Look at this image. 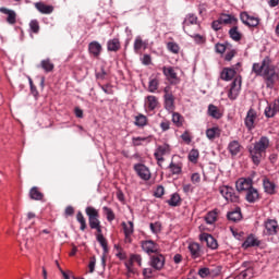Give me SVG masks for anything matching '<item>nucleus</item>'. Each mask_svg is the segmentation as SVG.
I'll list each match as a JSON object with an SVG mask.
<instances>
[{
	"label": "nucleus",
	"instance_id": "obj_1",
	"mask_svg": "<svg viewBox=\"0 0 279 279\" xmlns=\"http://www.w3.org/2000/svg\"><path fill=\"white\" fill-rule=\"evenodd\" d=\"M269 137L260 136L259 140L248 148L251 160L256 167L260 165L265 154H267V149H269Z\"/></svg>",
	"mask_w": 279,
	"mask_h": 279
},
{
	"label": "nucleus",
	"instance_id": "obj_2",
	"mask_svg": "<svg viewBox=\"0 0 279 279\" xmlns=\"http://www.w3.org/2000/svg\"><path fill=\"white\" fill-rule=\"evenodd\" d=\"M260 77H263L266 84V88H274L276 82H278L279 76L276 73V68L271 66V64H268L262 73Z\"/></svg>",
	"mask_w": 279,
	"mask_h": 279
},
{
	"label": "nucleus",
	"instance_id": "obj_3",
	"mask_svg": "<svg viewBox=\"0 0 279 279\" xmlns=\"http://www.w3.org/2000/svg\"><path fill=\"white\" fill-rule=\"evenodd\" d=\"M219 193L226 199V202H231L232 204H239V193L228 185H222L219 187Z\"/></svg>",
	"mask_w": 279,
	"mask_h": 279
},
{
	"label": "nucleus",
	"instance_id": "obj_4",
	"mask_svg": "<svg viewBox=\"0 0 279 279\" xmlns=\"http://www.w3.org/2000/svg\"><path fill=\"white\" fill-rule=\"evenodd\" d=\"M166 262L167 259L165 258V255H162L159 251L149 257L148 265L153 267L155 271H162Z\"/></svg>",
	"mask_w": 279,
	"mask_h": 279
},
{
	"label": "nucleus",
	"instance_id": "obj_5",
	"mask_svg": "<svg viewBox=\"0 0 279 279\" xmlns=\"http://www.w3.org/2000/svg\"><path fill=\"white\" fill-rule=\"evenodd\" d=\"M85 213L88 217V222L92 230L94 228H99V226H101V221H99V211L95 209V207H92V206L86 207Z\"/></svg>",
	"mask_w": 279,
	"mask_h": 279
},
{
	"label": "nucleus",
	"instance_id": "obj_6",
	"mask_svg": "<svg viewBox=\"0 0 279 279\" xmlns=\"http://www.w3.org/2000/svg\"><path fill=\"white\" fill-rule=\"evenodd\" d=\"M141 247L145 254H148V256H151V254H158V252H160V246L153 240L142 241Z\"/></svg>",
	"mask_w": 279,
	"mask_h": 279
},
{
	"label": "nucleus",
	"instance_id": "obj_7",
	"mask_svg": "<svg viewBox=\"0 0 279 279\" xmlns=\"http://www.w3.org/2000/svg\"><path fill=\"white\" fill-rule=\"evenodd\" d=\"M133 169L135 173H137L138 178H141V180H144V182H148V180H151V171H149V168L144 163H135Z\"/></svg>",
	"mask_w": 279,
	"mask_h": 279
},
{
	"label": "nucleus",
	"instance_id": "obj_8",
	"mask_svg": "<svg viewBox=\"0 0 279 279\" xmlns=\"http://www.w3.org/2000/svg\"><path fill=\"white\" fill-rule=\"evenodd\" d=\"M240 21L247 27H258V25H260V19L254 15H248L245 11L240 13Z\"/></svg>",
	"mask_w": 279,
	"mask_h": 279
},
{
	"label": "nucleus",
	"instance_id": "obj_9",
	"mask_svg": "<svg viewBox=\"0 0 279 279\" xmlns=\"http://www.w3.org/2000/svg\"><path fill=\"white\" fill-rule=\"evenodd\" d=\"M162 73L165 77L172 84L173 86L180 84V77H178V73L173 69V66H163Z\"/></svg>",
	"mask_w": 279,
	"mask_h": 279
},
{
	"label": "nucleus",
	"instance_id": "obj_10",
	"mask_svg": "<svg viewBox=\"0 0 279 279\" xmlns=\"http://www.w3.org/2000/svg\"><path fill=\"white\" fill-rule=\"evenodd\" d=\"M253 186L254 180H252V178H241L235 182V189L239 193L243 191L247 192Z\"/></svg>",
	"mask_w": 279,
	"mask_h": 279
},
{
	"label": "nucleus",
	"instance_id": "obj_11",
	"mask_svg": "<svg viewBox=\"0 0 279 279\" xmlns=\"http://www.w3.org/2000/svg\"><path fill=\"white\" fill-rule=\"evenodd\" d=\"M266 236H274L278 234V221L276 219H267L264 223Z\"/></svg>",
	"mask_w": 279,
	"mask_h": 279
},
{
	"label": "nucleus",
	"instance_id": "obj_12",
	"mask_svg": "<svg viewBox=\"0 0 279 279\" xmlns=\"http://www.w3.org/2000/svg\"><path fill=\"white\" fill-rule=\"evenodd\" d=\"M241 93V78H234L231 83V87L228 92V97L231 101H234Z\"/></svg>",
	"mask_w": 279,
	"mask_h": 279
},
{
	"label": "nucleus",
	"instance_id": "obj_13",
	"mask_svg": "<svg viewBox=\"0 0 279 279\" xmlns=\"http://www.w3.org/2000/svg\"><path fill=\"white\" fill-rule=\"evenodd\" d=\"M279 112V99H275L272 102H268L265 108L264 114L267 119H274L275 114Z\"/></svg>",
	"mask_w": 279,
	"mask_h": 279
},
{
	"label": "nucleus",
	"instance_id": "obj_14",
	"mask_svg": "<svg viewBox=\"0 0 279 279\" xmlns=\"http://www.w3.org/2000/svg\"><path fill=\"white\" fill-rule=\"evenodd\" d=\"M268 64H271V59L269 57H265L262 61V64L253 63L252 71L255 73V75L260 77Z\"/></svg>",
	"mask_w": 279,
	"mask_h": 279
},
{
	"label": "nucleus",
	"instance_id": "obj_15",
	"mask_svg": "<svg viewBox=\"0 0 279 279\" xmlns=\"http://www.w3.org/2000/svg\"><path fill=\"white\" fill-rule=\"evenodd\" d=\"M245 199L248 204H256V202L260 199V194L258 193V190L254 187V185L246 190Z\"/></svg>",
	"mask_w": 279,
	"mask_h": 279
},
{
	"label": "nucleus",
	"instance_id": "obj_16",
	"mask_svg": "<svg viewBox=\"0 0 279 279\" xmlns=\"http://www.w3.org/2000/svg\"><path fill=\"white\" fill-rule=\"evenodd\" d=\"M260 245V240L256 238L253 233L248 234L245 241L242 243L243 250H250V247H258Z\"/></svg>",
	"mask_w": 279,
	"mask_h": 279
},
{
	"label": "nucleus",
	"instance_id": "obj_17",
	"mask_svg": "<svg viewBox=\"0 0 279 279\" xmlns=\"http://www.w3.org/2000/svg\"><path fill=\"white\" fill-rule=\"evenodd\" d=\"M199 240L203 243H206L207 247H209L210 250H217V247H219V244L217 243V240L208 233L201 234Z\"/></svg>",
	"mask_w": 279,
	"mask_h": 279
},
{
	"label": "nucleus",
	"instance_id": "obj_18",
	"mask_svg": "<svg viewBox=\"0 0 279 279\" xmlns=\"http://www.w3.org/2000/svg\"><path fill=\"white\" fill-rule=\"evenodd\" d=\"M0 12H1V14L7 15V23L9 25H16V11H14L12 9H8L5 7H1Z\"/></svg>",
	"mask_w": 279,
	"mask_h": 279
},
{
	"label": "nucleus",
	"instance_id": "obj_19",
	"mask_svg": "<svg viewBox=\"0 0 279 279\" xmlns=\"http://www.w3.org/2000/svg\"><path fill=\"white\" fill-rule=\"evenodd\" d=\"M160 73H157L156 75H151L148 81V93H157L158 88L160 86Z\"/></svg>",
	"mask_w": 279,
	"mask_h": 279
},
{
	"label": "nucleus",
	"instance_id": "obj_20",
	"mask_svg": "<svg viewBox=\"0 0 279 279\" xmlns=\"http://www.w3.org/2000/svg\"><path fill=\"white\" fill-rule=\"evenodd\" d=\"M187 250L191 254V258H193L194 260L202 256V247L197 242H190Z\"/></svg>",
	"mask_w": 279,
	"mask_h": 279
},
{
	"label": "nucleus",
	"instance_id": "obj_21",
	"mask_svg": "<svg viewBox=\"0 0 279 279\" xmlns=\"http://www.w3.org/2000/svg\"><path fill=\"white\" fill-rule=\"evenodd\" d=\"M255 121H256V111L254 109H250L244 119V124L247 128V130H254Z\"/></svg>",
	"mask_w": 279,
	"mask_h": 279
},
{
	"label": "nucleus",
	"instance_id": "obj_22",
	"mask_svg": "<svg viewBox=\"0 0 279 279\" xmlns=\"http://www.w3.org/2000/svg\"><path fill=\"white\" fill-rule=\"evenodd\" d=\"M88 51L94 58H99V56H101V51H104V48L99 41H92L88 45Z\"/></svg>",
	"mask_w": 279,
	"mask_h": 279
},
{
	"label": "nucleus",
	"instance_id": "obj_23",
	"mask_svg": "<svg viewBox=\"0 0 279 279\" xmlns=\"http://www.w3.org/2000/svg\"><path fill=\"white\" fill-rule=\"evenodd\" d=\"M122 228L124 231L125 235V241L129 243H132V234H134V222L128 221V222H122Z\"/></svg>",
	"mask_w": 279,
	"mask_h": 279
},
{
	"label": "nucleus",
	"instance_id": "obj_24",
	"mask_svg": "<svg viewBox=\"0 0 279 279\" xmlns=\"http://www.w3.org/2000/svg\"><path fill=\"white\" fill-rule=\"evenodd\" d=\"M264 193L267 195H276V183L268 178L263 179Z\"/></svg>",
	"mask_w": 279,
	"mask_h": 279
},
{
	"label": "nucleus",
	"instance_id": "obj_25",
	"mask_svg": "<svg viewBox=\"0 0 279 279\" xmlns=\"http://www.w3.org/2000/svg\"><path fill=\"white\" fill-rule=\"evenodd\" d=\"M96 240L98 241L99 245L104 250V255L101 256L102 265H106V254H108V241L105 239L104 234H97Z\"/></svg>",
	"mask_w": 279,
	"mask_h": 279
},
{
	"label": "nucleus",
	"instance_id": "obj_26",
	"mask_svg": "<svg viewBox=\"0 0 279 279\" xmlns=\"http://www.w3.org/2000/svg\"><path fill=\"white\" fill-rule=\"evenodd\" d=\"M227 218L233 223H236V221H241V219H243V214H241V207H235L232 211H229L227 214Z\"/></svg>",
	"mask_w": 279,
	"mask_h": 279
},
{
	"label": "nucleus",
	"instance_id": "obj_27",
	"mask_svg": "<svg viewBox=\"0 0 279 279\" xmlns=\"http://www.w3.org/2000/svg\"><path fill=\"white\" fill-rule=\"evenodd\" d=\"M165 99V109L168 112H173L175 110V98L173 97V95H165L163 96Z\"/></svg>",
	"mask_w": 279,
	"mask_h": 279
},
{
	"label": "nucleus",
	"instance_id": "obj_28",
	"mask_svg": "<svg viewBox=\"0 0 279 279\" xmlns=\"http://www.w3.org/2000/svg\"><path fill=\"white\" fill-rule=\"evenodd\" d=\"M236 75V70L232 68H225L220 73V80H223L225 82H230L232 77Z\"/></svg>",
	"mask_w": 279,
	"mask_h": 279
},
{
	"label": "nucleus",
	"instance_id": "obj_29",
	"mask_svg": "<svg viewBox=\"0 0 279 279\" xmlns=\"http://www.w3.org/2000/svg\"><path fill=\"white\" fill-rule=\"evenodd\" d=\"M35 8L40 14H51L53 12V5H47L45 2H36Z\"/></svg>",
	"mask_w": 279,
	"mask_h": 279
},
{
	"label": "nucleus",
	"instance_id": "obj_30",
	"mask_svg": "<svg viewBox=\"0 0 279 279\" xmlns=\"http://www.w3.org/2000/svg\"><path fill=\"white\" fill-rule=\"evenodd\" d=\"M121 49V41L119 38H112L107 41V50L117 52Z\"/></svg>",
	"mask_w": 279,
	"mask_h": 279
},
{
	"label": "nucleus",
	"instance_id": "obj_31",
	"mask_svg": "<svg viewBox=\"0 0 279 279\" xmlns=\"http://www.w3.org/2000/svg\"><path fill=\"white\" fill-rule=\"evenodd\" d=\"M228 150L231 154V156H238L241 153V144L239 141L234 140L229 143Z\"/></svg>",
	"mask_w": 279,
	"mask_h": 279
},
{
	"label": "nucleus",
	"instance_id": "obj_32",
	"mask_svg": "<svg viewBox=\"0 0 279 279\" xmlns=\"http://www.w3.org/2000/svg\"><path fill=\"white\" fill-rule=\"evenodd\" d=\"M133 49L135 53H138L141 49H147V41H143V38L137 36L134 40Z\"/></svg>",
	"mask_w": 279,
	"mask_h": 279
},
{
	"label": "nucleus",
	"instance_id": "obj_33",
	"mask_svg": "<svg viewBox=\"0 0 279 279\" xmlns=\"http://www.w3.org/2000/svg\"><path fill=\"white\" fill-rule=\"evenodd\" d=\"M221 270H210V268L204 267L198 269V276L202 278H208V276H219Z\"/></svg>",
	"mask_w": 279,
	"mask_h": 279
},
{
	"label": "nucleus",
	"instance_id": "obj_34",
	"mask_svg": "<svg viewBox=\"0 0 279 279\" xmlns=\"http://www.w3.org/2000/svg\"><path fill=\"white\" fill-rule=\"evenodd\" d=\"M207 112H208V116L211 117L213 119H221V117H223L219 108H217V106L215 105H209Z\"/></svg>",
	"mask_w": 279,
	"mask_h": 279
},
{
	"label": "nucleus",
	"instance_id": "obj_35",
	"mask_svg": "<svg viewBox=\"0 0 279 279\" xmlns=\"http://www.w3.org/2000/svg\"><path fill=\"white\" fill-rule=\"evenodd\" d=\"M148 110L154 111L158 108V98L156 96H147L146 97Z\"/></svg>",
	"mask_w": 279,
	"mask_h": 279
},
{
	"label": "nucleus",
	"instance_id": "obj_36",
	"mask_svg": "<svg viewBox=\"0 0 279 279\" xmlns=\"http://www.w3.org/2000/svg\"><path fill=\"white\" fill-rule=\"evenodd\" d=\"M190 25H197V17L195 14L186 15L183 22V29H186V27H189Z\"/></svg>",
	"mask_w": 279,
	"mask_h": 279
},
{
	"label": "nucleus",
	"instance_id": "obj_37",
	"mask_svg": "<svg viewBox=\"0 0 279 279\" xmlns=\"http://www.w3.org/2000/svg\"><path fill=\"white\" fill-rule=\"evenodd\" d=\"M229 36L235 43H239V40H241V38H242L241 32H239L238 26H233L232 28L229 29Z\"/></svg>",
	"mask_w": 279,
	"mask_h": 279
},
{
	"label": "nucleus",
	"instance_id": "obj_38",
	"mask_svg": "<svg viewBox=\"0 0 279 279\" xmlns=\"http://www.w3.org/2000/svg\"><path fill=\"white\" fill-rule=\"evenodd\" d=\"M39 66L43 68V70L46 73H51V71H53V69H54L53 63L49 59L41 60Z\"/></svg>",
	"mask_w": 279,
	"mask_h": 279
},
{
	"label": "nucleus",
	"instance_id": "obj_39",
	"mask_svg": "<svg viewBox=\"0 0 279 279\" xmlns=\"http://www.w3.org/2000/svg\"><path fill=\"white\" fill-rule=\"evenodd\" d=\"M168 169H170L172 175H180V173H182V163H175L171 161L168 166Z\"/></svg>",
	"mask_w": 279,
	"mask_h": 279
},
{
	"label": "nucleus",
	"instance_id": "obj_40",
	"mask_svg": "<svg viewBox=\"0 0 279 279\" xmlns=\"http://www.w3.org/2000/svg\"><path fill=\"white\" fill-rule=\"evenodd\" d=\"M29 197H31V199H35L36 202H40V199H43L44 195L40 191H38V187L34 186L29 191Z\"/></svg>",
	"mask_w": 279,
	"mask_h": 279
},
{
	"label": "nucleus",
	"instance_id": "obj_41",
	"mask_svg": "<svg viewBox=\"0 0 279 279\" xmlns=\"http://www.w3.org/2000/svg\"><path fill=\"white\" fill-rule=\"evenodd\" d=\"M180 202H182L180 194L173 193L170 199L167 201V204H169L172 207H175V206H180Z\"/></svg>",
	"mask_w": 279,
	"mask_h": 279
},
{
	"label": "nucleus",
	"instance_id": "obj_42",
	"mask_svg": "<svg viewBox=\"0 0 279 279\" xmlns=\"http://www.w3.org/2000/svg\"><path fill=\"white\" fill-rule=\"evenodd\" d=\"M205 221H206V223H208L209 226H213V223H215V221H217V209H214V210L209 211V213L205 216Z\"/></svg>",
	"mask_w": 279,
	"mask_h": 279
},
{
	"label": "nucleus",
	"instance_id": "obj_43",
	"mask_svg": "<svg viewBox=\"0 0 279 279\" xmlns=\"http://www.w3.org/2000/svg\"><path fill=\"white\" fill-rule=\"evenodd\" d=\"M135 125L137 128H145L147 125V117H145L143 113H140L135 117Z\"/></svg>",
	"mask_w": 279,
	"mask_h": 279
},
{
	"label": "nucleus",
	"instance_id": "obj_44",
	"mask_svg": "<svg viewBox=\"0 0 279 279\" xmlns=\"http://www.w3.org/2000/svg\"><path fill=\"white\" fill-rule=\"evenodd\" d=\"M219 134V128H211L206 130V136L209 141H215Z\"/></svg>",
	"mask_w": 279,
	"mask_h": 279
},
{
	"label": "nucleus",
	"instance_id": "obj_45",
	"mask_svg": "<svg viewBox=\"0 0 279 279\" xmlns=\"http://www.w3.org/2000/svg\"><path fill=\"white\" fill-rule=\"evenodd\" d=\"M215 49H216V53H226V51H228V49H232V45L230 44H216L215 45Z\"/></svg>",
	"mask_w": 279,
	"mask_h": 279
},
{
	"label": "nucleus",
	"instance_id": "obj_46",
	"mask_svg": "<svg viewBox=\"0 0 279 279\" xmlns=\"http://www.w3.org/2000/svg\"><path fill=\"white\" fill-rule=\"evenodd\" d=\"M190 162H192L193 165H197V160H199V150L197 149H192L190 153H189V156H187Z\"/></svg>",
	"mask_w": 279,
	"mask_h": 279
},
{
	"label": "nucleus",
	"instance_id": "obj_47",
	"mask_svg": "<svg viewBox=\"0 0 279 279\" xmlns=\"http://www.w3.org/2000/svg\"><path fill=\"white\" fill-rule=\"evenodd\" d=\"M102 211L107 217V221H110V222L114 221L116 216H114V211H112V208H110L108 206H104Z\"/></svg>",
	"mask_w": 279,
	"mask_h": 279
},
{
	"label": "nucleus",
	"instance_id": "obj_48",
	"mask_svg": "<svg viewBox=\"0 0 279 279\" xmlns=\"http://www.w3.org/2000/svg\"><path fill=\"white\" fill-rule=\"evenodd\" d=\"M76 221L81 225L80 230L84 232V230H86V218H84V214H82V211H77Z\"/></svg>",
	"mask_w": 279,
	"mask_h": 279
},
{
	"label": "nucleus",
	"instance_id": "obj_49",
	"mask_svg": "<svg viewBox=\"0 0 279 279\" xmlns=\"http://www.w3.org/2000/svg\"><path fill=\"white\" fill-rule=\"evenodd\" d=\"M220 21L225 24V25H230L232 23H236V17H234L233 15L230 14H223L220 17Z\"/></svg>",
	"mask_w": 279,
	"mask_h": 279
},
{
	"label": "nucleus",
	"instance_id": "obj_50",
	"mask_svg": "<svg viewBox=\"0 0 279 279\" xmlns=\"http://www.w3.org/2000/svg\"><path fill=\"white\" fill-rule=\"evenodd\" d=\"M150 231L153 232V234H159V232L162 231V225L157 221V222H151L149 225Z\"/></svg>",
	"mask_w": 279,
	"mask_h": 279
},
{
	"label": "nucleus",
	"instance_id": "obj_51",
	"mask_svg": "<svg viewBox=\"0 0 279 279\" xmlns=\"http://www.w3.org/2000/svg\"><path fill=\"white\" fill-rule=\"evenodd\" d=\"M130 263L131 265L137 263L138 267H143V257L140 254H133L130 256Z\"/></svg>",
	"mask_w": 279,
	"mask_h": 279
},
{
	"label": "nucleus",
	"instance_id": "obj_52",
	"mask_svg": "<svg viewBox=\"0 0 279 279\" xmlns=\"http://www.w3.org/2000/svg\"><path fill=\"white\" fill-rule=\"evenodd\" d=\"M29 29L33 34H38V32H40V24L38 23V20H32L29 22Z\"/></svg>",
	"mask_w": 279,
	"mask_h": 279
},
{
	"label": "nucleus",
	"instance_id": "obj_53",
	"mask_svg": "<svg viewBox=\"0 0 279 279\" xmlns=\"http://www.w3.org/2000/svg\"><path fill=\"white\" fill-rule=\"evenodd\" d=\"M172 123L177 125V128H182V114L178 112L172 113Z\"/></svg>",
	"mask_w": 279,
	"mask_h": 279
},
{
	"label": "nucleus",
	"instance_id": "obj_54",
	"mask_svg": "<svg viewBox=\"0 0 279 279\" xmlns=\"http://www.w3.org/2000/svg\"><path fill=\"white\" fill-rule=\"evenodd\" d=\"M145 141H149V137H132V144L134 147H141V145H143V143H145Z\"/></svg>",
	"mask_w": 279,
	"mask_h": 279
},
{
	"label": "nucleus",
	"instance_id": "obj_55",
	"mask_svg": "<svg viewBox=\"0 0 279 279\" xmlns=\"http://www.w3.org/2000/svg\"><path fill=\"white\" fill-rule=\"evenodd\" d=\"M156 151L161 154L162 156H166V154H169V151H171V147L169 146V144H163L158 146Z\"/></svg>",
	"mask_w": 279,
	"mask_h": 279
},
{
	"label": "nucleus",
	"instance_id": "obj_56",
	"mask_svg": "<svg viewBox=\"0 0 279 279\" xmlns=\"http://www.w3.org/2000/svg\"><path fill=\"white\" fill-rule=\"evenodd\" d=\"M168 51H171V53H179L180 52V46L173 41H169L167 44Z\"/></svg>",
	"mask_w": 279,
	"mask_h": 279
},
{
	"label": "nucleus",
	"instance_id": "obj_57",
	"mask_svg": "<svg viewBox=\"0 0 279 279\" xmlns=\"http://www.w3.org/2000/svg\"><path fill=\"white\" fill-rule=\"evenodd\" d=\"M234 56H236V50L233 48H229L225 56L226 62H231V60H232V58H234Z\"/></svg>",
	"mask_w": 279,
	"mask_h": 279
},
{
	"label": "nucleus",
	"instance_id": "obj_58",
	"mask_svg": "<svg viewBox=\"0 0 279 279\" xmlns=\"http://www.w3.org/2000/svg\"><path fill=\"white\" fill-rule=\"evenodd\" d=\"M155 197H162L165 195V186L158 185L154 193Z\"/></svg>",
	"mask_w": 279,
	"mask_h": 279
},
{
	"label": "nucleus",
	"instance_id": "obj_59",
	"mask_svg": "<svg viewBox=\"0 0 279 279\" xmlns=\"http://www.w3.org/2000/svg\"><path fill=\"white\" fill-rule=\"evenodd\" d=\"M106 75H108V72L101 68L99 72H96V80H106Z\"/></svg>",
	"mask_w": 279,
	"mask_h": 279
},
{
	"label": "nucleus",
	"instance_id": "obj_60",
	"mask_svg": "<svg viewBox=\"0 0 279 279\" xmlns=\"http://www.w3.org/2000/svg\"><path fill=\"white\" fill-rule=\"evenodd\" d=\"M143 276L144 278H151L154 276V269L153 268H144L143 269Z\"/></svg>",
	"mask_w": 279,
	"mask_h": 279
},
{
	"label": "nucleus",
	"instance_id": "obj_61",
	"mask_svg": "<svg viewBox=\"0 0 279 279\" xmlns=\"http://www.w3.org/2000/svg\"><path fill=\"white\" fill-rule=\"evenodd\" d=\"M101 90L106 94V95H112L113 90L112 87H110L109 84L107 85H100Z\"/></svg>",
	"mask_w": 279,
	"mask_h": 279
},
{
	"label": "nucleus",
	"instance_id": "obj_62",
	"mask_svg": "<svg viewBox=\"0 0 279 279\" xmlns=\"http://www.w3.org/2000/svg\"><path fill=\"white\" fill-rule=\"evenodd\" d=\"M221 25H222V22L220 19L211 23V27L213 29H215V32H219V29H221Z\"/></svg>",
	"mask_w": 279,
	"mask_h": 279
},
{
	"label": "nucleus",
	"instance_id": "obj_63",
	"mask_svg": "<svg viewBox=\"0 0 279 279\" xmlns=\"http://www.w3.org/2000/svg\"><path fill=\"white\" fill-rule=\"evenodd\" d=\"M142 64H145V66H149V64H151V56L144 54L142 58Z\"/></svg>",
	"mask_w": 279,
	"mask_h": 279
},
{
	"label": "nucleus",
	"instance_id": "obj_64",
	"mask_svg": "<svg viewBox=\"0 0 279 279\" xmlns=\"http://www.w3.org/2000/svg\"><path fill=\"white\" fill-rule=\"evenodd\" d=\"M191 181L193 182V184H199V182L202 181V177L199 175V173L195 172L192 174Z\"/></svg>",
	"mask_w": 279,
	"mask_h": 279
}]
</instances>
